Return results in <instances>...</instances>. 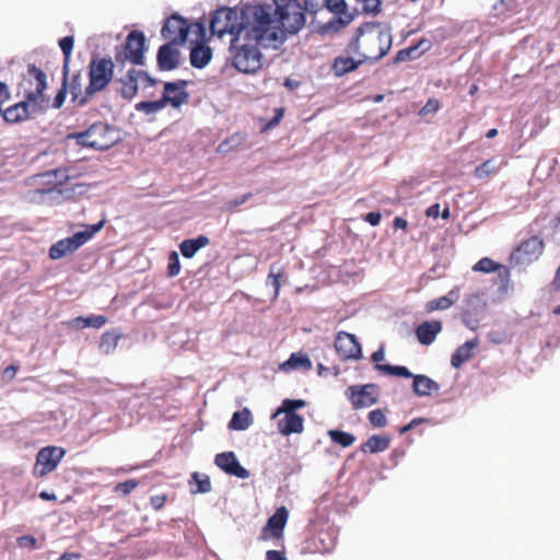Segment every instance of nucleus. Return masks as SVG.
I'll return each instance as SVG.
<instances>
[{
	"label": "nucleus",
	"mask_w": 560,
	"mask_h": 560,
	"mask_svg": "<svg viewBox=\"0 0 560 560\" xmlns=\"http://www.w3.org/2000/svg\"><path fill=\"white\" fill-rule=\"evenodd\" d=\"M275 4L273 12L270 5H250L249 16L262 28L260 38L278 46L285 39L287 34H296L304 26L305 15L299 0H275Z\"/></svg>",
	"instance_id": "1"
},
{
	"label": "nucleus",
	"mask_w": 560,
	"mask_h": 560,
	"mask_svg": "<svg viewBox=\"0 0 560 560\" xmlns=\"http://www.w3.org/2000/svg\"><path fill=\"white\" fill-rule=\"evenodd\" d=\"M247 24L238 36L231 39L232 65L243 73H255L262 67L260 47H277L272 42L260 38V28L248 15Z\"/></svg>",
	"instance_id": "2"
},
{
	"label": "nucleus",
	"mask_w": 560,
	"mask_h": 560,
	"mask_svg": "<svg viewBox=\"0 0 560 560\" xmlns=\"http://www.w3.org/2000/svg\"><path fill=\"white\" fill-rule=\"evenodd\" d=\"M392 47V34L380 23H364L355 30L347 50L361 61H378Z\"/></svg>",
	"instance_id": "3"
},
{
	"label": "nucleus",
	"mask_w": 560,
	"mask_h": 560,
	"mask_svg": "<svg viewBox=\"0 0 560 560\" xmlns=\"http://www.w3.org/2000/svg\"><path fill=\"white\" fill-rule=\"evenodd\" d=\"M114 68L115 65L110 57H93L89 63V84L84 95L79 98L78 94L72 93V102L83 105L95 93L104 91L113 80Z\"/></svg>",
	"instance_id": "4"
},
{
	"label": "nucleus",
	"mask_w": 560,
	"mask_h": 560,
	"mask_svg": "<svg viewBox=\"0 0 560 560\" xmlns=\"http://www.w3.org/2000/svg\"><path fill=\"white\" fill-rule=\"evenodd\" d=\"M78 145L104 151L112 148L118 140L117 130L107 122H94L82 132H72Z\"/></svg>",
	"instance_id": "5"
},
{
	"label": "nucleus",
	"mask_w": 560,
	"mask_h": 560,
	"mask_svg": "<svg viewBox=\"0 0 560 560\" xmlns=\"http://www.w3.org/2000/svg\"><path fill=\"white\" fill-rule=\"evenodd\" d=\"M249 7L242 11L241 16L235 9L220 8L215 10L210 19V31L212 35L222 38L225 34L232 37L238 36L241 28L247 24Z\"/></svg>",
	"instance_id": "6"
},
{
	"label": "nucleus",
	"mask_w": 560,
	"mask_h": 560,
	"mask_svg": "<svg viewBox=\"0 0 560 560\" xmlns=\"http://www.w3.org/2000/svg\"><path fill=\"white\" fill-rule=\"evenodd\" d=\"M186 81L164 83V92L158 101H143L136 105V109L145 114H153L163 109L167 104L177 108L188 102L189 95L185 91Z\"/></svg>",
	"instance_id": "7"
},
{
	"label": "nucleus",
	"mask_w": 560,
	"mask_h": 560,
	"mask_svg": "<svg viewBox=\"0 0 560 560\" xmlns=\"http://www.w3.org/2000/svg\"><path fill=\"white\" fill-rule=\"evenodd\" d=\"M161 34L171 44L182 45L187 40L189 34L196 36L197 39L203 38L206 27L202 22L188 24L180 15L173 14L165 20Z\"/></svg>",
	"instance_id": "8"
},
{
	"label": "nucleus",
	"mask_w": 560,
	"mask_h": 560,
	"mask_svg": "<svg viewBox=\"0 0 560 560\" xmlns=\"http://www.w3.org/2000/svg\"><path fill=\"white\" fill-rule=\"evenodd\" d=\"M144 34L140 31H132L127 35L124 45L116 47L115 59L121 65L129 61L133 65L141 66L144 62Z\"/></svg>",
	"instance_id": "9"
},
{
	"label": "nucleus",
	"mask_w": 560,
	"mask_h": 560,
	"mask_svg": "<svg viewBox=\"0 0 560 560\" xmlns=\"http://www.w3.org/2000/svg\"><path fill=\"white\" fill-rule=\"evenodd\" d=\"M544 249V241L539 236H530L512 252L510 260L515 266H529L539 259Z\"/></svg>",
	"instance_id": "10"
},
{
	"label": "nucleus",
	"mask_w": 560,
	"mask_h": 560,
	"mask_svg": "<svg viewBox=\"0 0 560 560\" xmlns=\"http://www.w3.org/2000/svg\"><path fill=\"white\" fill-rule=\"evenodd\" d=\"M345 395L353 409H364L377 402L380 390L376 384L351 385Z\"/></svg>",
	"instance_id": "11"
},
{
	"label": "nucleus",
	"mask_w": 560,
	"mask_h": 560,
	"mask_svg": "<svg viewBox=\"0 0 560 560\" xmlns=\"http://www.w3.org/2000/svg\"><path fill=\"white\" fill-rule=\"evenodd\" d=\"M65 450L57 446H46L36 456L33 474L36 477H44L56 469L65 455Z\"/></svg>",
	"instance_id": "12"
},
{
	"label": "nucleus",
	"mask_w": 560,
	"mask_h": 560,
	"mask_svg": "<svg viewBox=\"0 0 560 560\" xmlns=\"http://www.w3.org/2000/svg\"><path fill=\"white\" fill-rule=\"evenodd\" d=\"M289 517V512L285 506L276 510L275 514L270 516L261 530L260 540L267 541L269 539H283V530Z\"/></svg>",
	"instance_id": "13"
},
{
	"label": "nucleus",
	"mask_w": 560,
	"mask_h": 560,
	"mask_svg": "<svg viewBox=\"0 0 560 560\" xmlns=\"http://www.w3.org/2000/svg\"><path fill=\"white\" fill-rule=\"evenodd\" d=\"M325 9L332 13L335 18L324 28L338 31L353 20V14L348 11L345 0H327Z\"/></svg>",
	"instance_id": "14"
},
{
	"label": "nucleus",
	"mask_w": 560,
	"mask_h": 560,
	"mask_svg": "<svg viewBox=\"0 0 560 560\" xmlns=\"http://www.w3.org/2000/svg\"><path fill=\"white\" fill-rule=\"evenodd\" d=\"M24 81L30 84V89H25L26 98L38 102L42 100L43 92L46 89V74L33 65H30L27 72L24 74Z\"/></svg>",
	"instance_id": "15"
},
{
	"label": "nucleus",
	"mask_w": 560,
	"mask_h": 560,
	"mask_svg": "<svg viewBox=\"0 0 560 560\" xmlns=\"http://www.w3.org/2000/svg\"><path fill=\"white\" fill-rule=\"evenodd\" d=\"M335 349L341 360H357L361 357V346L351 334L340 331L335 340Z\"/></svg>",
	"instance_id": "16"
},
{
	"label": "nucleus",
	"mask_w": 560,
	"mask_h": 560,
	"mask_svg": "<svg viewBox=\"0 0 560 560\" xmlns=\"http://www.w3.org/2000/svg\"><path fill=\"white\" fill-rule=\"evenodd\" d=\"M39 109V103L30 101L20 102L3 112V118L8 122H20L24 119H27L32 116L33 113H36Z\"/></svg>",
	"instance_id": "17"
},
{
	"label": "nucleus",
	"mask_w": 560,
	"mask_h": 560,
	"mask_svg": "<svg viewBox=\"0 0 560 560\" xmlns=\"http://www.w3.org/2000/svg\"><path fill=\"white\" fill-rule=\"evenodd\" d=\"M214 463L218 467L226 474L245 479L248 478L249 472L237 460L233 452L220 453L215 456Z\"/></svg>",
	"instance_id": "18"
},
{
	"label": "nucleus",
	"mask_w": 560,
	"mask_h": 560,
	"mask_svg": "<svg viewBox=\"0 0 560 560\" xmlns=\"http://www.w3.org/2000/svg\"><path fill=\"white\" fill-rule=\"evenodd\" d=\"M192 42H196V45L191 47L190 49V65L194 68L202 69L205 68L212 58V49L205 44L206 42V35L203 38L195 39Z\"/></svg>",
	"instance_id": "19"
},
{
	"label": "nucleus",
	"mask_w": 560,
	"mask_h": 560,
	"mask_svg": "<svg viewBox=\"0 0 560 560\" xmlns=\"http://www.w3.org/2000/svg\"><path fill=\"white\" fill-rule=\"evenodd\" d=\"M174 44L162 45L158 50V66L163 71H171L179 63V51L173 47Z\"/></svg>",
	"instance_id": "20"
},
{
	"label": "nucleus",
	"mask_w": 560,
	"mask_h": 560,
	"mask_svg": "<svg viewBox=\"0 0 560 560\" xmlns=\"http://www.w3.org/2000/svg\"><path fill=\"white\" fill-rule=\"evenodd\" d=\"M441 330L442 323L440 320H425L416 328V336L421 345L429 346L435 340Z\"/></svg>",
	"instance_id": "21"
},
{
	"label": "nucleus",
	"mask_w": 560,
	"mask_h": 560,
	"mask_svg": "<svg viewBox=\"0 0 560 560\" xmlns=\"http://www.w3.org/2000/svg\"><path fill=\"white\" fill-rule=\"evenodd\" d=\"M432 43L427 38H421L415 45L400 49L395 57V62H404L415 60L421 57L424 52L430 50Z\"/></svg>",
	"instance_id": "22"
},
{
	"label": "nucleus",
	"mask_w": 560,
	"mask_h": 560,
	"mask_svg": "<svg viewBox=\"0 0 560 560\" xmlns=\"http://www.w3.org/2000/svg\"><path fill=\"white\" fill-rule=\"evenodd\" d=\"M60 48L65 56V65H63V82L62 89L55 97L54 105L55 107H60L66 100V88L68 84V71H69V62H70V36H66L59 42Z\"/></svg>",
	"instance_id": "23"
},
{
	"label": "nucleus",
	"mask_w": 560,
	"mask_h": 560,
	"mask_svg": "<svg viewBox=\"0 0 560 560\" xmlns=\"http://www.w3.org/2000/svg\"><path fill=\"white\" fill-rule=\"evenodd\" d=\"M459 287H454L446 295L433 299L427 303L425 311L432 313L435 311L448 310L459 299Z\"/></svg>",
	"instance_id": "24"
},
{
	"label": "nucleus",
	"mask_w": 560,
	"mask_h": 560,
	"mask_svg": "<svg viewBox=\"0 0 560 560\" xmlns=\"http://www.w3.org/2000/svg\"><path fill=\"white\" fill-rule=\"evenodd\" d=\"M303 422L302 416L298 413L284 415V417L278 422V429L283 435L301 433L304 429Z\"/></svg>",
	"instance_id": "25"
},
{
	"label": "nucleus",
	"mask_w": 560,
	"mask_h": 560,
	"mask_svg": "<svg viewBox=\"0 0 560 560\" xmlns=\"http://www.w3.org/2000/svg\"><path fill=\"white\" fill-rule=\"evenodd\" d=\"M139 73L136 69H129L124 78L120 79V95L126 100H132L138 92Z\"/></svg>",
	"instance_id": "26"
},
{
	"label": "nucleus",
	"mask_w": 560,
	"mask_h": 560,
	"mask_svg": "<svg viewBox=\"0 0 560 560\" xmlns=\"http://www.w3.org/2000/svg\"><path fill=\"white\" fill-rule=\"evenodd\" d=\"M412 389L417 396H430L440 389V385L427 375H412Z\"/></svg>",
	"instance_id": "27"
},
{
	"label": "nucleus",
	"mask_w": 560,
	"mask_h": 560,
	"mask_svg": "<svg viewBox=\"0 0 560 560\" xmlns=\"http://www.w3.org/2000/svg\"><path fill=\"white\" fill-rule=\"evenodd\" d=\"M477 346H478L477 338L466 341L464 345L459 346L455 350V352L452 354V358H451L452 366L455 369L460 368L465 362H467L472 357V351Z\"/></svg>",
	"instance_id": "28"
},
{
	"label": "nucleus",
	"mask_w": 560,
	"mask_h": 560,
	"mask_svg": "<svg viewBox=\"0 0 560 560\" xmlns=\"http://www.w3.org/2000/svg\"><path fill=\"white\" fill-rule=\"evenodd\" d=\"M105 218L101 219L97 223L86 225L83 231L72 234V249H77L92 238L105 224Z\"/></svg>",
	"instance_id": "29"
},
{
	"label": "nucleus",
	"mask_w": 560,
	"mask_h": 560,
	"mask_svg": "<svg viewBox=\"0 0 560 560\" xmlns=\"http://www.w3.org/2000/svg\"><path fill=\"white\" fill-rule=\"evenodd\" d=\"M209 243L210 241L206 235H199L196 238L184 240L179 244V249L185 258H192L199 249L206 247Z\"/></svg>",
	"instance_id": "30"
},
{
	"label": "nucleus",
	"mask_w": 560,
	"mask_h": 560,
	"mask_svg": "<svg viewBox=\"0 0 560 560\" xmlns=\"http://www.w3.org/2000/svg\"><path fill=\"white\" fill-rule=\"evenodd\" d=\"M472 270L477 272L490 273L498 271L500 276L504 278L509 277V270L501 264L492 260L489 257H483L478 260L474 266Z\"/></svg>",
	"instance_id": "31"
},
{
	"label": "nucleus",
	"mask_w": 560,
	"mask_h": 560,
	"mask_svg": "<svg viewBox=\"0 0 560 560\" xmlns=\"http://www.w3.org/2000/svg\"><path fill=\"white\" fill-rule=\"evenodd\" d=\"M389 443L388 436L374 434L361 445V451L371 454L383 452L389 447Z\"/></svg>",
	"instance_id": "32"
},
{
	"label": "nucleus",
	"mask_w": 560,
	"mask_h": 560,
	"mask_svg": "<svg viewBox=\"0 0 560 560\" xmlns=\"http://www.w3.org/2000/svg\"><path fill=\"white\" fill-rule=\"evenodd\" d=\"M364 61H361V58L359 60H354L351 56H339L334 60L332 69L337 75H343L355 70Z\"/></svg>",
	"instance_id": "33"
},
{
	"label": "nucleus",
	"mask_w": 560,
	"mask_h": 560,
	"mask_svg": "<svg viewBox=\"0 0 560 560\" xmlns=\"http://www.w3.org/2000/svg\"><path fill=\"white\" fill-rule=\"evenodd\" d=\"M252 423V415L247 408L233 413L230 420L229 428L232 430L243 431L246 430Z\"/></svg>",
	"instance_id": "34"
},
{
	"label": "nucleus",
	"mask_w": 560,
	"mask_h": 560,
	"mask_svg": "<svg viewBox=\"0 0 560 560\" xmlns=\"http://www.w3.org/2000/svg\"><path fill=\"white\" fill-rule=\"evenodd\" d=\"M328 436L332 443L345 448L351 446L355 442V436L353 434L340 430H329Z\"/></svg>",
	"instance_id": "35"
},
{
	"label": "nucleus",
	"mask_w": 560,
	"mask_h": 560,
	"mask_svg": "<svg viewBox=\"0 0 560 560\" xmlns=\"http://www.w3.org/2000/svg\"><path fill=\"white\" fill-rule=\"evenodd\" d=\"M120 335L115 331H106L103 334L100 342V349L103 353L108 354L117 347Z\"/></svg>",
	"instance_id": "36"
},
{
	"label": "nucleus",
	"mask_w": 560,
	"mask_h": 560,
	"mask_svg": "<svg viewBox=\"0 0 560 560\" xmlns=\"http://www.w3.org/2000/svg\"><path fill=\"white\" fill-rule=\"evenodd\" d=\"M376 369L387 375H395L406 378L412 377L413 375L406 366L401 365L377 364Z\"/></svg>",
	"instance_id": "37"
},
{
	"label": "nucleus",
	"mask_w": 560,
	"mask_h": 560,
	"mask_svg": "<svg viewBox=\"0 0 560 560\" xmlns=\"http://www.w3.org/2000/svg\"><path fill=\"white\" fill-rule=\"evenodd\" d=\"M284 365L289 366L290 369L302 368L304 370H310L312 368V362L307 355L292 353Z\"/></svg>",
	"instance_id": "38"
},
{
	"label": "nucleus",
	"mask_w": 560,
	"mask_h": 560,
	"mask_svg": "<svg viewBox=\"0 0 560 560\" xmlns=\"http://www.w3.org/2000/svg\"><path fill=\"white\" fill-rule=\"evenodd\" d=\"M70 250V237H66L56 244H54L49 249V257L51 259H59L63 257Z\"/></svg>",
	"instance_id": "39"
},
{
	"label": "nucleus",
	"mask_w": 560,
	"mask_h": 560,
	"mask_svg": "<svg viewBox=\"0 0 560 560\" xmlns=\"http://www.w3.org/2000/svg\"><path fill=\"white\" fill-rule=\"evenodd\" d=\"M105 317H73L72 326L74 327H101L105 324Z\"/></svg>",
	"instance_id": "40"
},
{
	"label": "nucleus",
	"mask_w": 560,
	"mask_h": 560,
	"mask_svg": "<svg viewBox=\"0 0 560 560\" xmlns=\"http://www.w3.org/2000/svg\"><path fill=\"white\" fill-rule=\"evenodd\" d=\"M243 141V137H241L238 133L233 135L229 139H225L224 141L220 142L217 152L220 154H225L233 150L234 148L238 147Z\"/></svg>",
	"instance_id": "41"
},
{
	"label": "nucleus",
	"mask_w": 560,
	"mask_h": 560,
	"mask_svg": "<svg viewBox=\"0 0 560 560\" xmlns=\"http://www.w3.org/2000/svg\"><path fill=\"white\" fill-rule=\"evenodd\" d=\"M191 479L197 483V490L192 491L194 493H207L211 491V481L208 476L194 472Z\"/></svg>",
	"instance_id": "42"
},
{
	"label": "nucleus",
	"mask_w": 560,
	"mask_h": 560,
	"mask_svg": "<svg viewBox=\"0 0 560 560\" xmlns=\"http://www.w3.org/2000/svg\"><path fill=\"white\" fill-rule=\"evenodd\" d=\"M495 172L497 167L494 166L493 161L487 160L475 168L474 175L475 177L481 179L490 176L491 174H494Z\"/></svg>",
	"instance_id": "43"
},
{
	"label": "nucleus",
	"mask_w": 560,
	"mask_h": 560,
	"mask_svg": "<svg viewBox=\"0 0 560 560\" xmlns=\"http://www.w3.org/2000/svg\"><path fill=\"white\" fill-rule=\"evenodd\" d=\"M305 406L302 399H284L281 407L278 409L277 415L284 412L285 415L295 413V410Z\"/></svg>",
	"instance_id": "44"
},
{
	"label": "nucleus",
	"mask_w": 560,
	"mask_h": 560,
	"mask_svg": "<svg viewBox=\"0 0 560 560\" xmlns=\"http://www.w3.org/2000/svg\"><path fill=\"white\" fill-rule=\"evenodd\" d=\"M511 332L505 328L492 329L488 332V338L492 343L500 345L508 341Z\"/></svg>",
	"instance_id": "45"
},
{
	"label": "nucleus",
	"mask_w": 560,
	"mask_h": 560,
	"mask_svg": "<svg viewBox=\"0 0 560 560\" xmlns=\"http://www.w3.org/2000/svg\"><path fill=\"white\" fill-rule=\"evenodd\" d=\"M368 418H369L370 423L374 428H383L387 423L386 416L383 412V410H381V409H374V410L370 411L368 415Z\"/></svg>",
	"instance_id": "46"
},
{
	"label": "nucleus",
	"mask_w": 560,
	"mask_h": 560,
	"mask_svg": "<svg viewBox=\"0 0 560 560\" xmlns=\"http://www.w3.org/2000/svg\"><path fill=\"white\" fill-rule=\"evenodd\" d=\"M139 482L135 479H129L124 482H119L115 486L114 492L121 494V495H128L131 493L137 487Z\"/></svg>",
	"instance_id": "47"
},
{
	"label": "nucleus",
	"mask_w": 560,
	"mask_h": 560,
	"mask_svg": "<svg viewBox=\"0 0 560 560\" xmlns=\"http://www.w3.org/2000/svg\"><path fill=\"white\" fill-rule=\"evenodd\" d=\"M180 271L179 257L176 252H172L168 256L167 273L170 277H175Z\"/></svg>",
	"instance_id": "48"
},
{
	"label": "nucleus",
	"mask_w": 560,
	"mask_h": 560,
	"mask_svg": "<svg viewBox=\"0 0 560 560\" xmlns=\"http://www.w3.org/2000/svg\"><path fill=\"white\" fill-rule=\"evenodd\" d=\"M282 276H283V273H282L281 269H279L278 271H275V267L271 266L270 272L268 275V281H270L276 294L279 292L280 279Z\"/></svg>",
	"instance_id": "49"
},
{
	"label": "nucleus",
	"mask_w": 560,
	"mask_h": 560,
	"mask_svg": "<svg viewBox=\"0 0 560 560\" xmlns=\"http://www.w3.org/2000/svg\"><path fill=\"white\" fill-rule=\"evenodd\" d=\"M327 0H304V9L310 13H316L326 7Z\"/></svg>",
	"instance_id": "50"
},
{
	"label": "nucleus",
	"mask_w": 560,
	"mask_h": 560,
	"mask_svg": "<svg viewBox=\"0 0 560 560\" xmlns=\"http://www.w3.org/2000/svg\"><path fill=\"white\" fill-rule=\"evenodd\" d=\"M361 2L364 12L377 13L381 7V0H358Z\"/></svg>",
	"instance_id": "51"
},
{
	"label": "nucleus",
	"mask_w": 560,
	"mask_h": 560,
	"mask_svg": "<svg viewBox=\"0 0 560 560\" xmlns=\"http://www.w3.org/2000/svg\"><path fill=\"white\" fill-rule=\"evenodd\" d=\"M275 117L267 121L266 125L264 126V129H271V128H275L276 126H278L280 124V121L282 120L283 118V115H284V108L282 107H278L275 109Z\"/></svg>",
	"instance_id": "52"
},
{
	"label": "nucleus",
	"mask_w": 560,
	"mask_h": 560,
	"mask_svg": "<svg viewBox=\"0 0 560 560\" xmlns=\"http://www.w3.org/2000/svg\"><path fill=\"white\" fill-rule=\"evenodd\" d=\"M166 501H167V495L166 494L152 495L150 498L151 506L155 511L161 510L165 505Z\"/></svg>",
	"instance_id": "53"
},
{
	"label": "nucleus",
	"mask_w": 560,
	"mask_h": 560,
	"mask_svg": "<svg viewBox=\"0 0 560 560\" xmlns=\"http://www.w3.org/2000/svg\"><path fill=\"white\" fill-rule=\"evenodd\" d=\"M18 544L21 548H30L34 549L36 548V539L33 536L25 535L18 539Z\"/></svg>",
	"instance_id": "54"
},
{
	"label": "nucleus",
	"mask_w": 560,
	"mask_h": 560,
	"mask_svg": "<svg viewBox=\"0 0 560 560\" xmlns=\"http://www.w3.org/2000/svg\"><path fill=\"white\" fill-rule=\"evenodd\" d=\"M138 73H139V81L141 83H143L144 86H154L158 83L156 79L149 75V73H147L142 70H138Z\"/></svg>",
	"instance_id": "55"
},
{
	"label": "nucleus",
	"mask_w": 560,
	"mask_h": 560,
	"mask_svg": "<svg viewBox=\"0 0 560 560\" xmlns=\"http://www.w3.org/2000/svg\"><path fill=\"white\" fill-rule=\"evenodd\" d=\"M381 213L377 211L369 212L364 215V221L370 223L372 226H376L381 222Z\"/></svg>",
	"instance_id": "56"
},
{
	"label": "nucleus",
	"mask_w": 560,
	"mask_h": 560,
	"mask_svg": "<svg viewBox=\"0 0 560 560\" xmlns=\"http://www.w3.org/2000/svg\"><path fill=\"white\" fill-rule=\"evenodd\" d=\"M440 108V103L435 98H430L427 104L423 106L422 112L424 113H435Z\"/></svg>",
	"instance_id": "57"
},
{
	"label": "nucleus",
	"mask_w": 560,
	"mask_h": 560,
	"mask_svg": "<svg viewBox=\"0 0 560 560\" xmlns=\"http://www.w3.org/2000/svg\"><path fill=\"white\" fill-rule=\"evenodd\" d=\"M266 560H287L284 551L268 550L266 552Z\"/></svg>",
	"instance_id": "58"
},
{
	"label": "nucleus",
	"mask_w": 560,
	"mask_h": 560,
	"mask_svg": "<svg viewBox=\"0 0 560 560\" xmlns=\"http://www.w3.org/2000/svg\"><path fill=\"white\" fill-rule=\"evenodd\" d=\"M464 324L471 330H476L479 327V317H464Z\"/></svg>",
	"instance_id": "59"
},
{
	"label": "nucleus",
	"mask_w": 560,
	"mask_h": 560,
	"mask_svg": "<svg viewBox=\"0 0 560 560\" xmlns=\"http://www.w3.org/2000/svg\"><path fill=\"white\" fill-rule=\"evenodd\" d=\"M425 214H427V217H430V218H438L440 215V205L434 203V205L430 206L427 209Z\"/></svg>",
	"instance_id": "60"
},
{
	"label": "nucleus",
	"mask_w": 560,
	"mask_h": 560,
	"mask_svg": "<svg viewBox=\"0 0 560 560\" xmlns=\"http://www.w3.org/2000/svg\"><path fill=\"white\" fill-rule=\"evenodd\" d=\"M393 226L395 229H400V230H407L408 228V222L407 220H405L404 218H400V217H396L393 221Z\"/></svg>",
	"instance_id": "61"
},
{
	"label": "nucleus",
	"mask_w": 560,
	"mask_h": 560,
	"mask_svg": "<svg viewBox=\"0 0 560 560\" xmlns=\"http://www.w3.org/2000/svg\"><path fill=\"white\" fill-rule=\"evenodd\" d=\"M10 96L8 86L0 82V105H2Z\"/></svg>",
	"instance_id": "62"
},
{
	"label": "nucleus",
	"mask_w": 560,
	"mask_h": 560,
	"mask_svg": "<svg viewBox=\"0 0 560 560\" xmlns=\"http://www.w3.org/2000/svg\"><path fill=\"white\" fill-rule=\"evenodd\" d=\"M250 196H252L250 194H245V195L241 196L240 198L234 199L233 201L230 202L231 208H236V207L243 205L244 202H246L249 199Z\"/></svg>",
	"instance_id": "63"
},
{
	"label": "nucleus",
	"mask_w": 560,
	"mask_h": 560,
	"mask_svg": "<svg viewBox=\"0 0 560 560\" xmlns=\"http://www.w3.org/2000/svg\"><path fill=\"white\" fill-rule=\"evenodd\" d=\"M385 353L383 348H380L378 350L374 351L372 353V360L377 364H380L381 361L384 360Z\"/></svg>",
	"instance_id": "64"
}]
</instances>
